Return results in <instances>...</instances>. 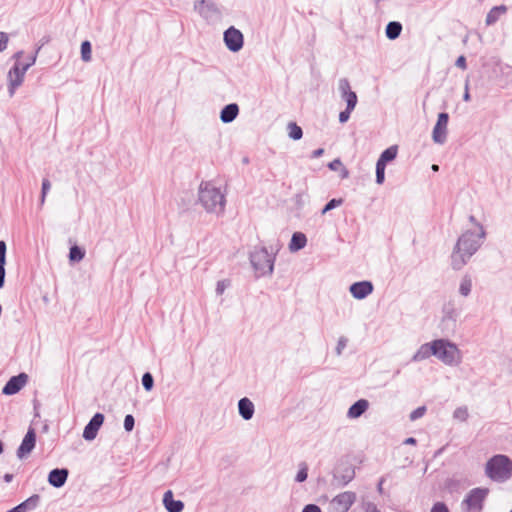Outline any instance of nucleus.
I'll use <instances>...</instances> for the list:
<instances>
[{
  "instance_id": "37998d69",
  "label": "nucleus",
  "mask_w": 512,
  "mask_h": 512,
  "mask_svg": "<svg viewBox=\"0 0 512 512\" xmlns=\"http://www.w3.org/2000/svg\"><path fill=\"white\" fill-rule=\"evenodd\" d=\"M353 110L354 109H349L348 106H346V109L339 113V121H340V123H346L349 120L350 115H351Z\"/></svg>"
},
{
  "instance_id": "c85d7f7f",
  "label": "nucleus",
  "mask_w": 512,
  "mask_h": 512,
  "mask_svg": "<svg viewBox=\"0 0 512 512\" xmlns=\"http://www.w3.org/2000/svg\"><path fill=\"white\" fill-rule=\"evenodd\" d=\"M85 256V250L78 245H73L69 250V261L80 262Z\"/></svg>"
},
{
  "instance_id": "2eb2a0df",
  "label": "nucleus",
  "mask_w": 512,
  "mask_h": 512,
  "mask_svg": "<svg viewBox=\"0 0 512 512\" xmlns=\"http://www.w3.org/2000/svg\"><path fill=\"white\" fill-rule=\"evenodd\" d=\"M374 286L370 281H358L351 284L349 291L355 299L362 300L373 292Z\"/></svg>"
},
{
  "instance_id": "b1692460",
  "label": "nucleus",
  "mask_w": 512,
  "mask_h": 512,
  "mask_svg": "<svg viewBox=\"0 0 512 512\" xmlns=\"http://www.w3.org/2000/svg\"><path fill=\"white\" fill-rule=\"evenodd\" d=\"M443 318H442V324L446 325L447 328L454 329L456 326V320H457V313L453 307V305L448 304L443 309Z\"/></svg>"
},
{
  "instance_id": "0e129e2a",
  "label": "nucleus",
  "mask_w": 512,
  "mask_h": 512,
  "mask_svg": "<svg viewBox=\"0 0 512 512\" xmlns=\"http://www.w3.org/2000/svg\"><path fill=\"white\" fill-rule=\"evenodd\" d=\"M432 170L433 171H438L439 170V166L437 164H433L432 165Z\"/></svg>"
},
{
  "instance_id": "4c0bfd02",
  "label": "nucleus",
  "mask_w": 512,
  "mask_h": 512,
  "mask_svg": "<svg viewBox=\"0 0 512 512\" xmlns=\"http://www.w3.org/2000/svg\"><path fill=\"white\" fill-rule=\"evenodd\" d=\"M453 417L460 421H465L468 418V411L466 407H459L455 409Z\"/></svg>"
},
{
  "instance_id": "393cba45",
  "label": "nucleus",
  "mask_w": 512,
  "mask_h": 512,
  "mask_svg": "<svg viewBox=\"0 0 512 512\" xmlns=\"http://www.w3.org/2000/svg\"><path fill=\"white\" fill-rule=\"evenodd\" d=\"M307 244V237L302 232H294L292 234L290 243H289V250L291 252H296L301 249H303Z\"/></svg>"
},
{
  "instance_id": "bb28decb",
  "label": "nucleus",
  "mask_w": 512,
  "mask_h": 512,
  "mask_svg": "<svg viewBox=\"0 0 512 512\" xmlns=\"http://www.w3.org/2000/svg\"><path fill=\"white\" fill-rule=\"evenodd\" d=\"M397 153L398 147L396 145L390 146L380 154L377 162L386 166L387 163L393 161L397 157Z\"/></svg>"
},
{
  "instance_id": "a211bd4d",
  "label": "nucleus",
  "mask_w": 512,
  "mask_h": 512,
  "mask_svg": "<svg viewBox=\"0 0 512 512\" xmlns=\"http://www.w3.org/2000/svg\"><path fill=\"white\" fill-rule=\"evenodd\" d=\"M163 505L168 512H182L184 509V503L181 500H175L171 490L164 493Z\"/></svg>"
},
{
  "instance_id": "6ab92c4d",
  "label": "nucleus",
  "mask_w": 512,
  "mask_h": 512,
  "mask_svg": "<svg viewBox=\"0 0 512 512\" xmlns=\"http://www.w3.org/2000/svg\"><path fill=\"white\" fill-rule=\"evenodd\" d=\"M369 408V402L366 399H359L354 402L347 411L349 419H357L361 417Z\"/></svg>"
},
{
  "instance_id": "f03ea898",
  "label": "nucleus",
  "mask_w": 512,
  "mask_h": 512,
  "mask_svg": "<svg viewBox=\"0 0 512 512\" xmlns=\"http://www.w3.org/2000/svg\"><path fill=\"white\" fill-rule=\"evenodd\" d=\"M198 200L208 213L221 215L225 210V195L211 182H201L198 189Z\"/></svg>"
},
{
  "instance_id": "6e6552de",
  "label": "nucleus",
  "mask_w": 512,
  "mask_h": 512,
  "mask_svg": "<svg viewBox=\"0 0 512 512\" xmlns=\"http://www.w3.org/2000/svg\"><path fill=\"white\" fill-rule=\"evenodd\" d=\"M223 40L231 52H238L243 48L244 45V36L239 29H236L234 26H230L225 30L223 34Z\"/></svg>"
},
{
  "instance_id": "8fccbe9b",
  "label": "nucleus",
  "mask_w": 512,
  "mask_h": 512,
  "mask_svg": "<svg viewBox=\"0 0 512 512\" xmlns=\"http://www.w3.org/2000/svg\"><path fill=\"white\" fill-rule=\"evenodd\" d=\"M455 65L458 68H461L462 70H465L467 68L466 58L463 55L459 56L457 58L456 62H455Z\"/></svg>"
},
{
  "instance_id": "774afa93",
  "label": "nucleus",
  "mask_w": 512,
  "mask_h": 512,
  "mask_svg": "<svg viewBox=\"0 0 512 512\" xmlns=\"http://www.w3.org/2000/svg\"><path fill=\"white\" fill-rule=\"evenodd\" d=\"M510 512H512V510Z\"/></svg>"
},
{
  "instance_id": "ddd939ff",
  "label": "nucleus",
  "mask_w": 512,
  "mask_h": 512,
  "mask_svg": "<svg viewBox=\"0 0 512 512\" xmlns=\"http://www.w3.org/2000/svg\"><path fill=\"white\" fill-rule=\"evenodd\" d=\"M356 500L354 492L346 491L338 494L333 500L332 505L335 512H348Z\"/></svg>"
},
{
  "instance_id": "680f3d73",
  "label": "nucleus",
  "mask_w": 512,
  "mask_h": 512,
  "mask_svg": "<svg viewBox=\"0 0 512 512\" xmlns=\"http://www.w3.org/2000/svg\"><path fill=\"white\" fill-rule=\"evenodd\" d=\"M46 196L47 195H44L43 193H41V195H40V205L41 206L45 203Z\"/></svg>"
},
{
  "instance_id": "a18cd8bd",
  "label": "nucleus",
  "mask_w": 512,
  "mask_h": 512,
  "mask_svg": "<svg viewBox=\"0 0 512 512\" xmlns=\"http://www.w3.org/2000/svg\"><path fill=\"white\" fill-rule=\"evenodd\" d=\"M8 41V34L5 32H0V52L7 48Z\"/></svg>"
},
{
  "instance_id": "f8f14e48",
  "label": "nucleus",
  "mask_w": 512,
  "mask_h": 512,
  "mask_svg": "<svg viewBox=\"0 0 512 512\" xmlns=\"http://www.w3.org/2000/svg\"><path fill=\"white\" fill-rule=\"evenodd\" d=\"M28 375L24 372L12 376L4 385L2 393L4 395H14L18 393L27 383Z\"/></svg>"
},
{
  "instance_id": "79ce46f5",
  "label": "nucleus",
  "mask_w": 512,
  "mask_h": 512,
  "mask_svg": "<svg viewBox=\"0 0 512 512\" xmlns=\"http://www.w3.org/2000/svg\"><path fill=\"white\" fill-rule=\"evenodd\" d=\"M347 338L346 337H340L338 339V342H337V346H336V354L339 356L342 354V351L345 349V347L347 346Z\"/></svg>"
},
{
  "instance_id": "0eeeda50",
  "label": "nucleus",
  "mask_w": 512,
  "mask_h": 512,
  "mask_svg": "<svg viewBox=\"0 0 512 512\" xmlns=\"http://www.w3.org/2000/svg\"><path fill=\"white\" fill-rule=\"evenodd\" d=\"M28 69L29 65H21L19 62H15V64L9 70L7 78L8 92L10 97H12L15 94L16 89L22 85Z\"/></svg>"
},
{
  "instance_id": "4d7b16f0",
  "label": "nucleus",
  "mask_w": 512,
  "mask_h": 512,
  "mask_svg": "<svg viewBox=\"0 0 512 512\" xmlns=\"http://www.w3.org/2000/svg\"><path fill=\"white\" fill-rule=\"evenodd\" d=\"M3 479H4V481H5V482L9 483V482H11V481H12V479H13V475H12V474H10V473H6V474L4 475V477H3Z\"/></svg>"
},
{
  "instance_id": "20e7f679",
  "label": "nucleus",
  "mask_w": 512,
  "mask_h": 512,
  "mask_svg": "<svg viewBox=\"0 0 512 512\" xmlns=\"http://www.w3.org/2000/svg\"><path fill=\"white\" fill-rule=\"evenodd\" d=\"M249 260L256 272V277L267 276L273 273L275 256L269 254L266 247L255 246L250 252Z\"/></svg>"
},
{
  "instance_id": "72a5a7b5",
  "label": "nucleus",
  "mask_w": 512,
  "mask_h": 512,
  "mask_svg": "<svg viewBox=\"0 0 512 512\" xmlns=\"http://www.w3.org/2000/svg\"><path fill=\"white\" fill-rule=\"evenodd\" d=\"M308 477V465L306 462L299 463V470L296 474L295 481L302 483L306 481Z\"/></svg>"
},
{
  "instance_id": "9b49d317",
  "label": "nucleus",
  "mask_w": 512,
  "mask_h": 512,
  "mask_svg": "<svg viewBox=\"0 0 512 512\" xmlns=\"http://www.w3.org/2000/svg\"><path fill=\"white\" fill-rule=\"evenodd\" d=\"M104 419V415L100 412H97L93 415L83 430L82 436L86 441H92L96 438L98 431L104 422Z\"/></svg>"
},
{
  "instance_id": "052dcab7",
  "label": "nucleus",
  "mask_w": 512,
  "mask_h": 512,
  "mask_svg": "<svg viewBox=\"0 0 512 512\" xmlns=\"http://www.w3.org/2000/svg\"><path fill=\"white\" fill-rule=\"evenodd\" d=\"M23 51H18L14 54L13 58H15L17 61L23 56Z\"/></svg>"
},
{
  "instance_id": "4be33fe9",
  "label": "nucleus",
  "mask_w": 512,
  "mask_h": 512,
  "mask_svg": "<svg viewBox=\"0 0 512 512\" xmlns=\"http://www.w3.org/2000/svg\"><path fill=\"white\" fill-rule=\"evenodd\" d=\"M508 11V7L506 5H498L492 7L486 15L485 23L487 26L494 25L501 16L505 15Z\"/></svg>"
},
{
  "instance_id": "6e6d98bb",
  "label": "nucleus",
  "mask_w": 512,
  "mask_h": 512,
  "mask_svg": "<svg viewBox=\"0 0 512 512\" xmlns=\"http://www.w3.org/2000/svg\"><path fill=\"white\" fill-rule=\"evenodd\" d=\"M340 169H341L340 177H341L342 179L348 178V176H349V171H348L345 167H343V166H342Z\"/></svg>"
},
{
  "instance_id": "f257e3e1",
  "label": "nucleus",
  "mask_w": 512,
  "mask_h": 512,
  "mask_svg": "<svg viewBox=\"0 0 512 512\" xmlns=\"http://www.w3.org/2000/svg\"><path fill=\"white\" fill-rule=\"evenodd\" d=\"M485 235L484 227L480 226L479 232L467 230L458 238L451 254V266L454 270H460L467 264L480 248Z\"/></svg>"
},
{
  "instance_id": "f3484780",
  "label": "nucleus",
  "mask_w": 512,
  "mask_h": 512,
  "mask_svg": "<svg viewBox=\"0 0 512 512\" xmlns=\"http://www.w3.org/2000/svg\"><path fill=\"white\" fill-rule=\"evenodd\" d=\"M194 9L205 19H209L219 13L215 3L210 0L196 1Z\"/></svg>"
},
{
  "instance_id": "dca6fc26",
  "label": "nucleus",
  "mask_w": 512,
  "mask_h": 512,
  "mask_svg": "<svg viewBox=\"0 0 512 512\" xmlns=\"http://www.w3.org/2000/svg\"><path fill=\"white\" fill-rule=\"evenodd\" d=\"M69 471L67 468H55L48 474V483L55 487L61 488L68 479Z\"/></svg>"
},
{
  "instance_id": "13d9d810",
  "label": "nucleus",
  "mask_w": 512,
  "mask_h": 512,
  "mask_svg": "<svg viewBox=\"0 0 512 512\" xmlns=\"http://www.w3.org/2000/svg\"><path fill=\"white\" fill-rule=\"evenodd\" d=\"M366 512H380V511L377 510L376 506L369 504L366 509Z\"/></svg>"
},
{
  "instance_id": "aec40b11",
  "label": "nucleus",
  "mask_w": 512,
  "mask_h": 512,
  "mask_svg": "<svg viewBox=\"0 0 512 512\" xmlns=\"http://www.w3.org/2000/svg\"><path fill=\"white\" fill-rule=\"evenodd\" d=\"M239 114V106L236 103L225 105L220 111V120L225 123L233 122Z\"/></svg>"
},
{
  "instance_id": "ea45409f",
  "label": "nucleus",
  "mask_w": 512,
  "mask_h": 512,
  "mask_svg": "<svg viewBox=\"0 0 512 512\" xmlns=\"http://www.w3.org/2000/svg\"><path fill=\"white\" fill-rule=\"evenodd\" d=\"M425 412H426V407L420 406L410 413L409 418L411 421H415V420L421 418L422 416H424Z\"/></svg>"
},
{
  "instance_id": "7ed1b4c3",
  "label": "nucleus",
  "mask_w": 512,
  "mask_h": 512,
  "mask_svg": "<svg viewBox=\"0 0 512 512\" xmlns=\"http://www.w3.org/2000/svg\"><path fill=\"white\" fill-rule=\"evenodd\" d=\"M485 473L493 481L504 482L512 475V461L506 455H494L487 461Z\"/></svg>"
},
{
  "instance_id": "473e14b6",
  "label": "nucleus",
  "mask_w": 512,
  "mask_h": 512,
  "mask_svg": "<svg viewBox=\"0 0 512 512\" xmlns=\"http://www.w3.org/2000/svg\"><path fill=\"white\" fill-rule=\"evenodd\" d=\"M92 46L88 40L81 43V58L84 62L91 60Z\"/></svg>"
},
{
  "instance_id": "69168bd1",
  "label": "nucleus",
  "mask_w": 512,
  "mask_h": 512,
  "mask_svg": "<svg viewBox=\"0 0 512 512\" xmlns=\"http://www.w3.org/2000/svg\"><path fill=\"white\" fill-rule=\"evenodd\" d=\"M4 445L3 442L0 440V454L3 452Z\"/></svg>"
},
{
  "instance_id": "3c124183",
  "label": "nucleus",
  "mask_w": 512,
  "mask_h": 512,
  "mask_svg": "<svg viewBox=\"0 0 512 512\" xmlns=\"http://www.w3.org/2000/svg\"><path fill=\"white\" fill-rule=\"evenodd\" d=\"M41 50V46H38L32 56L29 57V61L25 65H29V68L35 64L37 55L39 51Z\"/></svg>"
},
{
  "instance_id": "58836bf2",
  "label": "nucleus",
  "mask_w": 512,
  "mask_h": 512,
  "mask_svg": "<svg viewBox=\"0 0 512 512\" xmlns=\"http://www.w3.org/2000/svg\"><path fill=\"white\" fill-rule=\"evenodd\" d=\"M135 426V419L133 415L127 414L124 418V429L127 432H131Z\"/></svg>"
},
{
  "instance_id": "412c9836",
  "label": "nucleus",
  "mask_w": 512,
  "mask_h": 512,
  "mask_svg": "<svg viewBox=\"0 0 512 512\" xmlns=\"http://www.w3.org/2000/svg\"><path fill=\"white\" fill-rule=\"evenodd\" d=\"M238 412L244 420H250L255 412L253 402L247 397L241 398L238 401Z\"/></svg>"
},
{
  "instance_id": "423d86ee",
  "label": "nucleus",
  "mask_w": 512,
  "mask_h": 512,
  "mask_svg": "<svg viewBox=\"0 0 512 512\" xmlns=\"http://www.w3.org/2000/svg\"><path fill=\"white\" fill-rule=\"evenodd\" d=\"M489 494L488 488L477 487L468 492L462 504L467 506L468 512L481 511L483 502Z\"/></svg>"
},
{
  "instance_id": "5701e85b",
  "label": "nucleus",
  "mask_w": 512,
  "mask_h": 512,
  "mask_svg": "<svg viewBox=\"0 0 512 512\" xmlns=\"http://www.w3.org/2000/svg\"><path fill=\"white\" fill-rule=\"evenodd\" d=\"M435 353V345L434 340L430 343H425L420 346V348L416 351V353L412 356L413 362H419L429 358L431 355L434 356Z\"/></svg>"
},
{
  "instance_id": "603ef678",
  "label": "nucleus",
  "mask_w": 512,
  "mask_h": 512,
  "mask_svg": "<svg viewBox=\"0 0 512 512\" xmlns=\"http://www.w3.org/2000/svg\"><path fill=\"white\" fill-rule=\"evenodd\" d=\"M471 97H470V93H469V81L466 80L465 82V91H464V94H463V100L465 102H468L470 101Z\"/></svg>"
},
{
  "instance_id": "9d476101",
  "label": "nucleus",
  "mask_w": 512,
  "mask_h": 512,
  "mask_svg": "<svg viewBox=\"0 0 512 512\" xmlns=\"http://www.w3.org/2000/svg\"><path fill=\"white\" fill-rule=\"evenodd\" d=\"M338 90L341 98L346 102L349 109H355L358 98L354 91L351 90L350 82L347 78H341L338 82Z\"/></svg>"
},
{
  "instance_id": "7c9ffc66",
  "label": "nucleus",
  "mask_w": 512,
  "mask_h": 512,
  "mask_svg": "<svg viewBox=\"0 0 512 512\" xmlns=\"http://www.w3.org/2000/svg\"><path fill=\"white\" fill-rule=\"evenodd\" d=\"M288 135L292 140H300L303 136L302 128L295 122H289L287 125Z\"/></svg>"
},
{
  "instance_id": "338daca9",
  "label": "nucleus",
  "mask_w": 512,
  "mask_h": 512,
  "mask_svg": "<svg viewBox=\"0 0 512 512\" xmlns=\"http://www.w3.org/2000/svg\"><path fill=\"white\" fill-rule=\"evenodd\" d=\"M249 162V159L247 157L243 158V163H248Z\"/></svg>"
},
{
  "instance_id": "864d4df0",
  "label": "nucleus",
  "mask_w": 512,
  "mask_h": 512,
  "mask_svg": "<svg viewBox=\"0 0 512 512\" xmlns=\"http://www.w3.org/2000/svg\"><path fill=\"white\" fill-rule=\"evenodd\" d=\"M323 154H324V149H323V148H318V149H316V150H314V151L312 152L311 157H312V158H319V157H321Z\"/></svg>"
},
{
  "instance_id": "f704fd0d",
  "label": "nucleus",
  "mask_w": 512,
  "mask_h": 512,
  "mask_svg": "<svg viewBox=\"0 0 512 512\" xmlns=\"http://www.w3.org/2000/svg\"><path fill=\"white\" fill-rule=\"evenodd\" d=\"M142 386L146 391H151L154 387V378L150 372H145L141 379Z\"/></svg>"
},
{
  "instance_id": "bf43d9fd",
  "label": "nucleus",
  "mask_w": 512,
  "mask_h": 512,
  "mask_svg": "<svg viewBox=\"0 0 512 512\" xmlns=\"http://www.w3.org/2000/svg\"><path fill=\"white\" fill-rule=\"evenodd\" d=\"M469 221L475 225H477L479 228L482 226L480 223L477 222L476 218L473 215L469 216Z\"/></svg>"
},
{
  "instance_id": "39448f33",
  "label": "nucleus",
  "mask_w": 512,
  "mask_h": 512,
  "mask_svg": "<svg viewBox=\"0 0 512 512\" xmlns=\"http://www.w3.org/2000/svg\"><path fill=\"white\" fill-rule=\"evenodd\" d=\"M435 353L437 357L444 364L453 366L457 365L461 361L460 350L457 345L446 339L434 340Z\"/></svg>"
},
{
  "instance_id": "a878e982",
  "label": "nucleus",
  "mask_w": 512,
  "mask_h": 512,
  "mask_svg": "<svg viewBox=\"0 0 512 512\" xmlns=\"http://www.w3.org/2000/svg\"><path fill=\"white\" fill-rule=\"evenodd\" d=\"M402 32V24L398 21H390L385 28V35L389 40L397 39Z\"/></svg>"
},
{
  "instance_id": "e433bc0d",
  "label": "nucleus",
  "mask_w": 512,
  "mask_h": 512,
  "mask_svg": "<svg viewBox=\"0 0 512 512\" xmlns=\"http://www.w3.org/2000/svg\"><path fill=\"white\" fill-rule=\"evenodd\" d=\"M343 200L342 199H331L329 200L325 206L323 207L321 213L324 215L326 214L327 212L335 209L336 207L340 206L342 204Z\"/></svg>"
},
{
  "instance_id": "c03bdc74",
  "label": "nucleus",
  "mask_w": 512,
  "mask_h": 512,
  "mask_svg": "<svg viewBox=\"0 0 512 512\" xmlns=\"http://www.w3.org/2000/svg\"><path fill=\"white\" fill-rule=\"evenodd\" d=\"M230 285L228 280H220L217 282L216 293L217 295H221L224 293L225 289Z\"/></svg>"
},
{
  "instance_id": "e2e57ef3",
  "label": "nucleus",
  "mask_w": 512,
  "mask_h": 512,
  "mask_svg": "<svg viewBox=\"0 0 512 512\" xmlns=\"http://www.w3.org/2000/svg\"><path fill=\"white\" fill-rule=\"evenodd\" d=\"M48 41H49V38H46V37L42 38V39H41V44H40L39 46H41V47H42L43 45H45L46 43H48Z\"/></svg>"
},
{
  "instance_id": "c9c22d12",
  "label": "nucleus",
  "mask_w": 512,
  "mask_h": 512,
  "mask_svg": "<svg viewBox=\"0 0 512 512\" xmlns=\"http://www.w3.org/2000/svg\"><path fill=\"white\" fill-rule=\"evenodd\" d=\"M385 165H381V163L376 162V183L381 185L385 180Z\"/></svg>"
},
{
  "instance_id": "cd10ccee",
  "label": "nucleus",
  "mask_w": 512,
  "mask_h": 512,
  "mask_svg": "<svg viewBox=\"0 0 512 512\" xmlns=\"http://www.w3.org/2000/svg\"><path fill=\"white\" fill-rule=\"evenodd\" d=\"M6 251L7 245L5 241H0V289L4 286L5 283V265H6Z\"/></svg>"
},
{
  "instance_id": "de8ad7c7",
  "label": "nucleus",
  "mask_w": 512,
  "mask_h": 512,
  "mask_svg": "<svg viewBox=\"0 0 512 512\" xmlns=\"http://www.w3.org/2000/svg\"><path fill=\"white\" fill-rule=\"evenodd\" d=\"M302 512H322L321 508L316 504H307L304 506Z\"/></svg>"
},
{
  "instance_id": "09e8293b",
  "label": "nucleus",
  "mask_w": 512,
  "mask_h": 512,
  "mask_svg": "<svg viewBox=\"0 0 512 512\" xmlns=\"http://www.w3.org/2000/svg\"><path fill=\"white\" fill-rule=\"evenodd\" d=\"M51 188V183L47 178H44L42 181L41 193L47 195Z\"/></svg>"
},
{
  "instance_id": "49530a36",
  "label": "nucleus",
  "mask_w": 512,
  "mask_h": 512,
  "mask_svg": "<svg viewBox=\"0 0 512 512\" xmlns=\"http://www.w3.org/2000/svg\"><path fill=\"white\" fill-rule=\"evenodd\" d=\"M328 167L332 171H337V170H339L342 167V162H341V160L339 158L334 159L333 161H331L328 164Z\"/></svg>"
},
{
  "instance_id": "4468645a",
  "label": "nucleus",
  "mask_w": 512,
  "mask_h": 512,
  "mask_svg": "<svg viewBox=\"0 0 512 512\" xmlns=\"http://www.w3.org/2000/svg\"><path fill=\"white\" fill-rule=\"evenodd\" d=\"M36 445V432L34 428L29 427L20 446L17 449V457L23 459L32 452Z\"/></svg>"
},
{
  "instance_id": "a19ab883",
  "label": "nucleus",
  "mask_w": 512,
  "mask_h": 512,
  "mask_svg": "<svg viewBox=\"0 0 512 512\" xmlns=\"http://www.w3.org/2000/svg\"><path fill=\"white\" fill-rule=\"evenodd\" d=\"M430 512H450L447 505L444 502H436L433 504Z\"/></svg>"
},
{
  "instance_id": "5fc2aeb1",
  "label": "nucleus",
  "mask_w": 512,
  "mask_h": 512,
  "mask_svg": "<svg viewBox=\"0 0 512 512\" xmlns=\"http://www.w3.org/2000/svg\"><path fill=\"white\" fill-rule=\"evenodd\" d=\"M403 443H404V444H406V445H416L417 440H416V438H414V437H408V438H406V439L404 440V442H403Z\"/></svg>"
},
{
  "instance_id": "2f4dec72",
  "label": "nucleus",
  "mask_w": 512,
  "mask_h": 512,
  "mask_svg": "<svg viewBox=\"0 0 512 512\" xmlns=\"http://www.w3.org/2000/svg\"><path fill=\"white\" fill-rule=\"evenodd\" d=\"M355 476V471L352 466H347L343 469L341 476L335 475V478L340 479L342 485L348 484Z\"/></svg>"
},
{
  "instance_id": "1a4fd4ad",
  "label": "nucleus",
  "mask_w": 512,
  "mask_h": 512,
  "mask_svg": "<svg viewBox=\"0 0 512 512\" xmlns=\"http://www.w3.org/2000/svg\"><path fill=\"white\" fill-rule=\"evenodd\" d=\"M449 114L441 112L438 114L436 124L432 131V139L437 144H444L447 140V125Z\"/></svg>"
},
{
  "instance_id": "c756f323",
  "label": "nucleus",
  "mask_w": 512,
  "mask_h": 512,
  "mask_svg": "<svg viewBox=\"0 0 512 512\" xmlns=\"http://www.w3.org/2000/svg\"><path fill=\"white\" fill-rule=\"evenodd\" d=\"M471 290H472V279L470 276L465 275L462 277V279L460 281L459 293L462 296L467 297L470 295Z\"/></svg>"
}]
</instances>
